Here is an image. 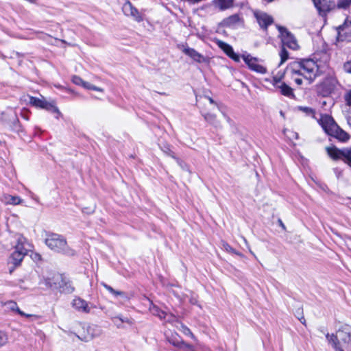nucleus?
<instances>
[{"instance_id":"nucleus-1","label":"nucleus","mask_w":351,"mask_h":351,"mask_svg":"<svg viewBox=\"0 0 351 351\" xmlns=\"http://www.w3.org/2000/svg\"><path fill=\"white\" fill-rule=\"evenodd\" d=\"M286 73L298 86L309 85L319 75L317 64L311 59L293 62L287 67Z\"/></svg>"},{"instance_id":"nucleus-2","label":"nucleus","mask_w":351,"mask_h":351,"mask_svg":"<svg viewBox=\"0 0 351 351\" xmlns=\"http://www.w3.org/2000/svg\"><path fill=\"white\" fill-rule=\"evenodd\" d=\"M326 337L332 344L336 351H351V326L345 325L341 326L336 335L327 334Z\"/></svg>"},{"instance_id":"nucleus-3","label":"nucleus","mask_w":351,"mask_h":351,"mask_svg":"<svg viewBox=\"0 0 351 351\" xmlns=\"http://www.w3.org/2000/svg\"><path fill=\"white\" fill-rule=\"evenodd\" d=\"M318 122L327 134L341 142H346L349 140L350 135L335 123L331 116L322 114Z\"/></svg>"},{"instance_id":"nucleus-4","label":"nucleus","mask_w":351,"mask_h":351,"mask_svg":"<svg viewBox=\"0 0 351 351\" xmlns=\"http://www.w3.org/2000/svg\"><path fill=\"white\" fill-rule=\"evenodd\" d=\"M45 243L51 250L57 252L69 253L66 241L60 234L54 233L48 234Z\"/></svg>"},{"instance_id":"nucleus-5","label":"nucleus","mask_w":351,"mask_h":351,"mask_svg":"<svg viewBox=\"0 0 351 351\" xmlns=\"http://www.w3.org/2000/svg\"><path fill=\"white\" fill-rule=\"evenodd\" d=\"M47 287L51 289H59L60 292L69 294L73 292L74 287L69 281L66 282L61 276L54 275L52 278L45 280Z\"/></svg>"},{"instance_id":"nucleus-6","label":"nucleus","mask_w":351,"mask_h":351,"mask_svg":"<svg viewBox=\"0 0 351 351\" xmlns=\"http://www.w3.org/2000/svg\"><path fill=\"white\" fill-rule=\"evenodd\" d=\"M101 334V330L99 327L94 324H85L82 326V330L78 335L79 339L88 342L95 337H99Z\"/></svg>"},{"instance_id":"nucleus-7","label":"nucleus","mask_w":351,"mask_h":351,"mask_svg":"<svg viewBox=\"0 0 351 351\" xmlns=\"http://www.w3.org/2000/svg\"><path fill=\"white\" fill-rule=\"evenodd\" d=\"M29 102L30 104L36 108L51 110L53 112L60 113L58 108L54 106L53 103L46 101L43 97L41 98H38L30 96Z\"/></svg>"},{"instance_id":"nucleus-8","label":"nucleus","mask_w":351,"mask_h":351,"mask_svg":"<svg viewBox=\"0 0 351 351\" xmlns=\"http://www.w3.org/2000/svg\"><path fill=\"white\" fill-rule=\"evenodd\" d=\"M278 30L282 36L283 46H286L291 49H297L298 45L294 36L284 27H279Z\"/></svg>"},{"instance_id":"nucleus-9","label":"nucleus","mask_w":351,"mask_h":351,"mask_svg":"<svg viewBox=\"0 0 351 351\" xmlns=\"http://www.w3.org/2000/svg\"><path fill=\"white\" fill-rule=\"evenodd\" d=\"M11 244L14 248V251L23 252L24 255H27L28 249L26 247L29 245L27 239L21 234L16 233L12 237Z\"/></svg>"},{"instance_id":"nucleus-10","label":"nucleus","mask_w":351,"mask_h":351,"mask_svg":"<svg viewBox=\"0 0 351 351\" xmlns=\"http://www.w3.org/2000/svg\"><path fill=\"white\" fill-rule=\"evenodd\" d=\"M242 58L250 70L261 74L266 73L267 69L258 63V58L252 57L250 54L243 55Z\"/></svg>"},{"instance_id":"nucleus-11","label":"nucleus","mask_w":351,"mask_h":351,"mask_svg":"<svg viewBox=\"0 0 351 351\" xmlns=\"http://www.w3.org/2000/svg\"><path fill=\"white\" fill-rule=\"evenodd\" d=\"M122 10L125 16L132 17L136 21L141 22L143 21V18L138 10L129 1H126L123 3Z\"/></svg>"},{"instance_id":"nucleus-12","label":"nucleus","mask_w":351,"mask_h":351,"mask_svg":"<svg viewBox=\"0 0 351 351\" xmlns=\"http://www.w3.org/2000/svg\"><path fill=\"white\" fill-rule=\"evenodd\" d=\"M315 7L320 14H325L335 7L331 0H313Z\"/></svg>"},{"instance_id":"nucleus-13","label":"nucleus","mask_w":351,"mask_h":351,"mask_svg":"<svg viewBox=\"0 0 351 351\" xmlns=\"http://www.w3.org/2000/svg\"><path fill=\"white\" fill-rule=\"evenodd\" d=\"M210 110L206 108H201V114L204 117L206 121L209 124L215 127V128H221V121L217 119V116L215 113L210 112Z\"/></svg>"},{"instance_id":"nucleus-14","label":"nucleus","mask_w":351,"mask_h":351,"mask_svg":"<svg viewBox=\"0 0 351 351\" xmlns=\"http://www.w3.org/2000/svg\"><path fill=\"white\" fill-rule=\"evenodd\" d=\"M254 16L260 27L264 29H267L274 22L273 18L265 12H255Z\"/></svg>"},{"instance_id":"nucleus-15","label":"nucleus","mask_w":351,"mask_h":351,"mask_svg":"<svg viewBox=\"0 0 351 351\" xmlns=\"http://www.w3.org/2000/svg\"><path fill=\"white\" fill-rule=\"evenodd\" d=\"M217 45L229 58L232 59L234 61L237 62L240 61L239 56L234 53L231 45L222 40H217Z\"/></svg>"},{"instance_id":"nucleus-16","label":"nucleus","mask_w":351,"mask_h":351,"mask_svg":"<svg viewBox=\"0 0 351 351\" xmlns=\"http://www.w3.org/2000/svg\"><path fill=\"white\" fill-rule=\"evenodd\" d=\"M337 39L338 41L344 40L350 34H351V21H346L345 23L339 25L337 29Z\"/></svg>"},{"instance_id":"nucleus-17","label":"nucleus","mask_w":351,"mask_h":351,"mask_svg":"<svg viewBox=\"0 0 351 351\" xmlns=\"http://www.w3.org/2000/svg\"><path fill=\"white\" fill-rule=\"evenodd\" d=\"M223 24L226 27L235 28L243 25V19L239 14H235L226 18L223 21Z\"/></svg>"},{"instance_id":"nucleus-18","label":"nucleus","mask_w":351,"mask_h":351,"mask_svg":"<svg viewBox=\"0 0 351 351\" xmlns=\"http://www.w3.org/2000/svg\"><path fill=\"white\" fill-rule=\"evenodd\" d=\"M182 51L195 62L199 63L206 62V58L193 48L184 47Z\"/></svg>"},{"instance_id":"nucleus-19","label":"nucleus","mask_w":351,"mask_h":351,"mask_svg":"<svg viewBox=\"0 0 351 351\" xmlns=\"http://www.w3.org/2000/svg\"><path fill=\"white\" fill-rule=\"evenodd\" d=\"M25 256V255H24L23 252L19 251H14L11 254L10 256V263L12 264L14 267L12 269H10V274L12 273L15 267H19L21 265Z\"/></svg>"},{"instance_id":"nucleus-20","label":"nucleus","mask_w":351,"mask_h":351,"mask_svg":"<svg viewBox=\"0 0 351 351\" xmlns=\"http://www.w3.org/2000/svg\"><path fill=\"white\" fill-rule=\"evenodd\" d=\"M72 306L77 311L80 312L87 313L90 311L87 302L80 298H74L72 301Z\"/></svg>"},{"instance_id":"nucleus-21","label":"nucleus","mask_w":351,"mask_h":351,"mask_svg":"<svg viewBox=\"0 0 351 351\" xmlns=\"http://www.w3.org/2000/svg\"><path fill=\"white\" fill-rule=\"evenodd\" d=\"M326 151L330 157L335 160L343 159L348 150H340L335 147H327Z\"/></svg>"},{"instance_id":"nucleus-22","label":"nucleus","mask_w":351,"mask_h":351,"mask_svg":"<svg viewBox=\"0 0 351 351\" xmlns=\"http://www.w3.org/2000/svg\"><path fill=\"white\" fill-rule=\"evenodd\" d=\"M200 100L204 104L205 106L204 108H206L208 110L212 111L219 110L217 104L215 102V101L208 96L200 97Z\"/></svg>"},{"instance_id":"nucleus-23","label":"nucleus","mask_w":351,"mask_h":351,"mask_svg":"<svg viewBox=\"0 0 351 351\" xmlns=\"http://www.w3.org/2000/svg\"><path fill=\"white\" fill-rule=\"evenodd\" d=\"M214 4L219 8L220 10H225L233 7V0H214Z\"/></svg>"},{"instance_id":"nucleus-24","label":"nucleus","mask_w":351,"mask_h":351,"mask_svg":"<svg viewBox=\"0 0 351 351\" xmlns=\"http://www.w3.org/2000/svg\"><path fill=\"white\" fill-rule=\"evenodd\" d=\"M150 306L149 308L150 312L155 316L158 317L160 319H165L167 313L160 310L157 306L154 304L152 301H149Z\"/></svg>"},{"instance_id":"nucleus-25","label":"nucleus","mask_w":351,"mask_h":351,"mask_svg":"<svg viewBox=\"0 0 351 351\" xmlns=\"http://www.w3.org/2000/svg\"><path fill=\"white\" fill-rule=\"evenodd\" d=\"M277 88H278L280 90L281 94L285 96H287V97H293L294 96L293 89L285 82L280 83V84L278 86Z\"/></svg>"},{"instance_id":"nucleus-26","label":"nucleus","mask_w":351,"mask_h":351,"mask_svg":"<svg viewBox=\"0 0 351 351\" xmlns=\"http://www.w3.org/2000/svg\"><path fill=\"white\" fill-rule=\"evenodd\" d=\"M167 340L172 346L176 347L178 349L180 346L181 343L184 341L178 333L171 334L170 337H167Z\"/></svg>"},{"instance_id":"nucleus-27","label":"nucleus","mask_w":351,"mask_h":351,"mask_svg":"<svg viewBox=\"0 0 351 351\" xmlns=\"http://www.w3.org/2000/svg\"><path fill=\"white\" fill-rule=\"evenodd\" d=\"M5 305L8 306V308L9 309H10L11 311H16L19 315H22V316H25V317H31L32 315H29V314H26L24 312L21 311L18 306H17V304L14 302V301H9L8 302L5 303Z\"/></svg>"},{"instance_id":"nucleus-28","label":"nucleus","mask_w":351,"mask_h":351,"mask_svg":"<svg viewBox=\"0 0 351 351\" xmlns=\"http://www.w3.org/2000/svg\"><path fill=\"white\" fill-rule=\"evenodd\" d=\"M5 203L12 205L20 204L22 199L19 196L6 195L5 196Z\"/></svg>"},{"instance_id":"nucleus-29","label":"nucleus","mask_w":351,"mask_h":351,"mask_svg":"<svg viewBox=\"0 0 351 351\" xmlns=\"http://www.w3.org/2000/svg\"><path fill=\"white\" fill-rule=\"evenodd\" d=\"M179 330L183 334H184L186 336L190 337L194 341L197 340L195 336L193 334V332L191 331V330L186 326L184 325L183 324H180V328H179Z\"/></svg>"},{"instance_id":"nucleus-30","label":"nucleus","mask_w":351,"mask_h":351,"mask_svg":"<svg viewBox=\"0 0 351 351\" xmlns=\"http://www.w3.org/2000/svg\"><path fill=\"white\" fill-rule=\"evenodd\" d=\"M223 248L228 253L234 254L237 256H239L241 257H243V255L239 252L238 251L235 250L234 248H232L228 243L226 242H223L222 243Z\"/></svg>"},{"instance_id":"nucleus-31","label":"nucleus","mask_w":351,"mask_h":351,"mask_svg":"<svg viewBox=\"0 0 351 351\" xmlns=\"http://www.w3.org/2000/svg\"><path fill=\"white\" fill-rule=\"evenodd\" d=\"M280 64H283L289 58V53L288 51L285 49V47L283 46L280 52Z\"/></svg>"},{"instance_id":"nucleus-32","label":"nucleus","mask_w":351,"mask_h":351,"mask_svg":"<svg viewBox=\"0 0 351 351\" xmlns=\"http://www.w3.org/2000/svg\"><path fill=\"white\" fill-rule=\"evenodd\" d=\"M178 349L182 351H195L194 347L192 345L186 343L184 341L181 343Z\"/></svg>"},{"instance_id":"nucleus-33","label":"nucleus","mask_w":351,"mask_h":351,"mask_svg":"<svg viewBox=\"0 0 351 351\" xmlns=\"http://www.w3.org/2000/svg\"><path fill=\"white\" fill-rule=\"evenodd\" d=\"M103 285L106 289V290H108L109 292H110L111 293H112L113 295H114L116 296L124 295L123 292L119 291H116L112 287H111L110 286H109L106 284L104 283Z\"/></svg>"},{"instance_id":"nucleus-34","label":"nucleus","mask_w":351,"mask_h":351,"mask_svg":"<svg viewBox=\"0 0 351 351\" xmlns=\"http://www.w3.org/2000/svg\"><path fill=\"white\" fill-rule=\"evenodd\" d=\"M351 4V0H339L337 7L339 8H346Z\"/></svg>"},{"instance_id":"nucleus-35","label":"nucleus","mask_w":351,"mask_h":351,"mask_svg":"<svg viewBox=\"0 0 351 351\" xmlns=\"http://www.w3.org/2000/svg\"><path fill=\"white\" fill-rule=\"evenodd\" d=\"M72 82L79 86H82L84 81L79 76H73L72 78Z\"/></svg>"},{"instance_id":"nucleus-36","label":"nucleus","mask_w":351,"mask_h":351,"mask_svg":"<svg viewBox=\"0 0 351 351\" xmlns=\"http://www.w3.org/2000/svg\"><path fill=\"white\" fill-rule=\"evenodd\" d=\"M7 342V336L6 335L0 331V347L3 346V345H5Z\"/></svg>"},{"instance_id":"nucleus-37","label":"nucleus","mask_w":351,"mask_h":351,"mask_svg":"<svg viewBox=\"0 0 351 351\" xmlns=\"http://www.w3.org/2000/svg\"><path fill=\"white\" fill-rule=\"evenodd\" d=\"M343 69L348 73H351V60L347 61L343 64Z\"/></svg>"},{"instance_id":"nucleus-38","label":"nucleus","mask_w":351,"mask_h":351,"mask_svg":"<svg viewBox=\"0 0 351 351\" xmlns=\"http://www.w3.org/2000/svg\"><path fill=\"white\" fill-rule=\"evenodd\" d=\"M345 100L346 101L347 105H348L349 106H351V90H350L345 95Z\"/></svg>"},{"instance_id":"nucleus-39","label":"nucleus","mask_w":351,"mask_h":351,"mask_svg":"<svg viewBox=\"0 0 351 351\" xmlns=\"http://www.w3.org/2000/svg\"><path fill=\"white\" fill-rule=\"evenodd\" d=\"M343 159L344 160L345 162H346L351 167V156L348 151H347L346 156Z\"/></svg>"},{"instance_id":"nucleus-40","label":"nucleus","mask_w":351,"mask_h":351,"mask_svg":"<svg viewBox=\"0 0 351 351\" xmlns=\"http://www.w3.org/2000/svg\"><path fill=\"white\" fill-rule=\"evenodd\" d=\"M114 319H118L121 322H125V323H128L129 324H132V322L130 319H128L127 317L123 318V317H121L120 316H117V317H114Z\"/></svg>"},{"instance_id":"nucleus-41","label":"nucleus","mask_w":351,"mask_h":351,"mask_svg":"<svg viewBox=\"0 0 351 351\" xmlns=\"http://www.w3.org/2000/svg\"><path fill=\"white\" fill-rule=\"evenodd\" d=\"M280 83H282V82H280V78L274 77L272 84L276 88H278Z\"/></svg>"},{"instance_id":"nucleus-42","label":"nucleus","mask_w":351,"mask_h":351,"mask_svg":"<svg viewBox=\"0 0 351 351\" xmlns=\"http://www.w3.org/2000/svg\"><path fill=\"white\" fill-rule=\"evenodd\" d=\"M301 109H302L304 112H306V113H308V114H314V112H315L314 110H313V108H308V107H303V108H301Z\"/></svg>"},{"instance_id":"nucleus-43","label":"nucleus","mask_w":351,"mask_h":351,"mask_svg":"<svg viewBox=\"0 0 351 351\" xmlns=\"http://www.w3.org/2000/svg\"><path fill=\"white\" fill-rule=\"evenodd\" d=\"M346 120L348 125L351 128V109L348 111Z\"/></svg>"},{"instance_id":"nucleus-44","label":"nucleus","mask_w":351,"mask_h":351,"mask_svg":"<svg viewBox=\"0 0 351 351\" xmlns=\"http://www.w3.org/2000/svg\"><path fill=\"white\" fill-rule=\"evenodd\" d=\"M82 86L84 88H86V89L91 90L92 84H90V83L84 81V82L83 83Z\"/></svg>"},{"instance_id":"nucleus-45","label":"nucleus","mask_w":351,"mask_h":351,"mask_svg":"<svg viewBox=\"0 0 351 351\" xmlns=\"http://www.w3.org/2000/svg\"><path fill=\"white\" fill-rule=\"evenodd\" d=\"M242 238H243L245 243L246 244L247 247H248L250 254H252L255 258H256V256L255 255V254L250 248L249 245H248V242L247 241L246 239L244 238V237H242Z\"/></svg>"},{"instance_id":"nucleus-46","label":"nucleus","mask_w":351,"mask_h":351,"mask_svg":"<svg viewBox=\"0 0 351 351\" xmlns=\"http://www.w3.org/2000/svg\"><path fill=\"white\" fill-rule=\"evenodd\" d=\"M242 238H243L245 243L246 244L247 247H248L250 254H252L255 258H256V256L255 255V254L250 248L249 245H248V242L247 241L246 239L244 238V237H242Z\"/></svg>"},{"instance_id":"nucleus-47","label":"nucleus","mask_w":351,"mask_h":351,"mask_svg":"<svg viewBox=\"0 0 351 351\" xmlns=\"http://www.w3.org/2000/svg\"><path fill=\"white\" fill-rule=\"evenodd\" d=\"M91 90H96V91H99V92H103V89L101 88L95 86H94L93 84H92Z\"/></svg>"},{"instance_id":"nucleus-48","label":"nucleus","mask_w":351,"mask_h":351,"mask_svg":"<svg viewBox=\"0 0 351 351\" xmlns=\"http://www.w3.org/2000/svg\"><path fill=\"white\" fill-rule=\"evenodd\" d=\"M300 320V322H301V323H302V324H305V322H306V320H305V319L304 318V317H302Z\"/></svg>"},{"instance_id":"nucleus-49","label":"nucleus","mask_w":351,"mask_h":351,"mask_svg":"<svg viewBox=\"0 0 351 351\" xmlns=\"http://www.w3.org/2000/svg\"><path fill=\"white\" fill-rule=\"evenodd\" d=\"M293 136L295 137V138H298V134L295 132H292Z\"/></svg>"},{"instance_id":"nucleus-50","label":"nucleus","mask_w":351,"mask_h":351,"mask_svg":"<svg viewBox=\"0 0 351 351\" xmlns=\"http://www.w3.org/2000/svg\"><path fill=\"white\" fill-rule=\"evenodd\" d=\"M170 317L172 318V319H169L168 321L170 322L171 320H173V319H174V317L173 316V315H171Z\"/></svg>"},{"instance_id":"nucleus-51","label":"nucleus","mask_w":351,"mask_h":351,"mask_svg":"<svg viewBox=\"0 0 351 351\" xmlns=\"http://www.w3.org/2000/svg\"><path fill=\"white\" fill-rule=\"evenodd\" d=\"M280 222L281 226L285 229V225L282 223V222L281 221H280Z\"/></svg>"},{"instance_id":"nucleus-52","label":"nucleus","mask_w":351,"mask_h":351,"mask_svg":"<svg viewBox=\"0 0 351 351\" xmlns=\"http://www.w3.org/2000/svg\"><path fill=\"white\" fill-rule=\"evenodd\" d=\"M330 92V90H327L325 93H328Z\"/></svg>"},{"instance_id":"nucleus-53","label":"nucleus","mask_w":351,"mask_h":351,"mask_svg":"<svg viewBox=\"0 0 351 351\" xmlns=\"http://www.w3.org/2000/svg\"><path fill=\"white\" fill-rule=\"evenodd\" d=\"M192 304H195V300L191 301Z\"/></svg>"},{"instance_id":"nucleus-54","label":"nucleus","mask_w":351,"mask_h":351,"mask_svg":"<svg viewBox=\"0 0 351 351\" xmlns=\"http://www.w3.org/2000/svg\"><path fill=\"white\" fill-rule=\"evenodd\" d=\"M192 304H195V300L191 301Z\"/></svg>"}]
</instances>
